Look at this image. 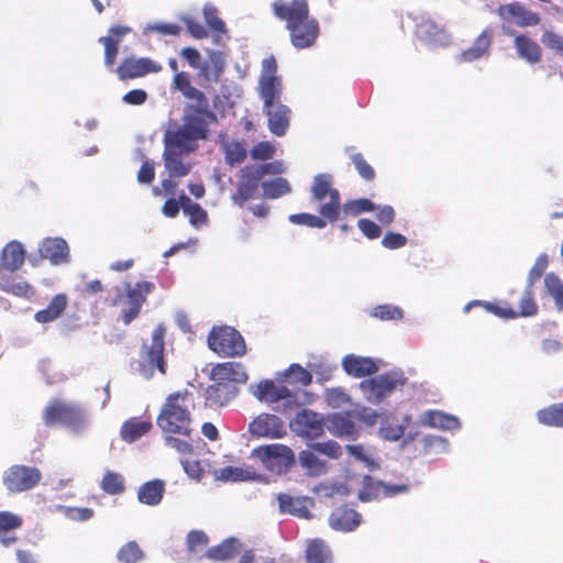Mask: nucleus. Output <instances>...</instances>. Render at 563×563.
<instances>
[{
	"mask_svg": "<svg viewBox=\"0 0 563 563\" xmlns=\"http://www.w3.org/2000/svg\"><path fill=\"white\" fill-rule=\"evenodd\" d=\"M192 395L185 391L169 394L157 416L166 445L183 455L192 454Z\"/></svg>",
	"mask_w": 563,
	"mask_h": 563,
	"instance_id": "nucleus-1",
	"label": "nucleus"
},
{
	"mask_svg": "<svg viewBox=\"0 0 563 563\" xmlns=\"http://www.w3.org/2000/svg\"><path fill=\"white\" fill-rule=\"evenodd\" d=\"M274 14L286 22L291 44L303 49L312 46L319 35L318 21L309 15L306 0H276L272 4Z\"/></svg>",
	"mask_w": 563,
	"mask_h": 563,
	"instance_id": "nucleus-2",
	"label": "nucleus"
},
{
	"mask_svg": "<svg viewBox=\"0 0 563 563\" xmlns=\"http://www.w3.org/2000/svg\"><path fill=\"white\" fill-rule=\"evenodd\" d=\"M283 172L284 166L278 161L243 166L236 174V189L231 195V200L240 207L244 206L245 202L257 196L264 176L279 175Z\"/></svg>",
	"mask_w": 563,
	"mask_h": 563,
	"instance_id": "nucleus-3",
	"label": "nucleus"
},
{
	"mask_svg": "<svg viewBox=\"0 0 563 563\" xmlns=\"http://www.w3.org/2000/svg\"><path fill=\"white\" fill-rule=\"evenodd\" d=\"M43 421L46 427L63 426L75 433H81L88 423L86 412L80 406L59 399L52 400L45 407Z\"/></svg>",
	"mask_w": 563,
	"mask_h": 563,
	"instance_id": "nucleus-4",
	"label": "nucleus"
},
{
	"mask_svg": "<svg viewBox=\"0 0 563 563\" xmlns=\"http://www.w3.org/2000/svg\"><path fill=\"white\" fill-rule=\"evenodd\" d=\"M164 336L165 329L162 325L156 327L152 333L151 343H144L140 351L135 371L145 379L152 378L155 371L162 375L166 374Z\"/></svg>",
	"mask_w": 563,
	"mask_h": 563,
	"instance_id": "nucleus-5",
	"label": "nucleus"
},
{
	"mask_svg": "<svg viewBox=\"0 0 563 563\" xmlns=\"http://www.w3.org/2000/svg\"><path fill=\"white\" fill-rule=\"evenodd\" d=\"M407 383V377L400 369H393L382 375L363 379L360 389L368 402L380 404L395 390L401 389Z\"/></svg>",
	"mask_w": 563,
	"mask_h": 563,
	"instance_id": "nucleus-6",
	"label": "nucleus"
},
{
	"mask_svg": "<svg viewBox=\"0 0 563 563\" xmlns=\"http://www.w3.org/2000/svg\"><path fill=\"white\" fill-rule=\"evenodd\" d=\"M251 455L261 462L266 471L276 475L286 474L296 464L294 451L280 443L260 445Z\"/></svg>",
	"mask_w": 563,
	"mask_h": 563,
	"instance_id": "nucleus-7",
	"label": "nucleus"
},
{
	"mask_svg": "<svg viewBox=\"0 0 563 563\" xmlns=\"http://www.w3.org/2000/svg\"><path fill=\"white\" fill-rule=\"evenodd\" d=\"M208 346L220 356L235 357L246 353L241 333L232 327H214L208 335Z\"/></svg>",
	"mask_w": 563,
	"mask_h": 563,
	"instance_id": "nucleus-8",
	"label": "nucleus"
},
{
	"mask_svg": "<svg viewBox=\"0 0 563 563\" xmlns=\"http://www.w3.org/2000/svg\"><path fill=\"white\" fill-rule=\"evenodd\" d=\"M311 196L318 202L329 197V201L322 203L319 208V213L323 218L328 219L331 223L340 218L341 197L339 190L332 187V177L330 175L319 174L313 178Z\"/></svg>",
	"mask_w": 563,
	"mask_h": 563,
	"instance_id": "nucleus-9",
	"label": "nucleus"
},
{
	"mask_svg": "<svg viewBox=\"0 0 563 563\" xmlns=\"http://www.w3.org/2000/svg\"><path fill=\"white\" fill-rule=\"evenodd\" d=\"M42 479L41 471L35 466L12 465L3 473V485L8 492L18 494L34 488Z\"/></svg>",
	"mask_w": 563,
	"mask_h": 563,
	"instance_id": "nucleus-10",
	"label": "nucleus"
},
{
	"mask_svg": "<svg viewBox=\"0 0 563 563\" xmlns=\"http://www.w3.org/2000/svg\"><path fill=\"white\" fill-rule=\"evenodd\" d=\"M154 289V284L151 282H140L131 287L130 284L126 286V307L122 309V320L124 324H130L136 319L141 312L143 303L146 301V297Z\"/></svg>",
	"mask_w": 563,
	"mask_h": 563,
	"instance_id": "nucleus-11",
	"label": "nucleus"
},
{
	"mask_svg": "<svg viewBox=\"0 0 563 563\" xmlns=\"http://www.w3.org/2000/svg\"><path fill=\"white\" fill-rule=\"evenodd\" d=\"M291 430L299 437L313 440L324 432L323 418L309 409H302L290 421Z\"/></svg>",
	"mask_w": 563,
	"mask_h": 563,
	"instance_id": "nucleus-12",
	"label": "nucleus"
},
{
	"mask_svg": "<svg viewBox=\"0 0 563 563\" xmlns=\"http://www.w3.org/2000/svg\"><path fill=\"white\" fill-rule=\"evenodd\" d=\"M277 65L274 57H268L263 60L260 91L264 106H273L274 102L278 101L280 79L275 75Z\"/></svg>",
	"mask_w": 563,
	"mask_h": 563,
	"instance_id": "nucleus-13",
	"label": "nucleus"
},
{
	"mask_svg": "<svg viewBox=\"0 0 563 563\" xmlns=\"http://www.w3.org/2000/svg\"><path fill=\"white\" fill-rule=\"evenodd\" d=\"M249 432L256 438L282 439L286 435L285 422L276 415L261 413L249 424Z\"/></svg>",
	"mask_w": 563,
	"mask_h": 563,
	"instance_id": "nucleus-14",
	"label": "nucleus"
},
{
	"mask_svg": "<svg viewBox=\"0 0 563 563\" xmlns=\"http://www.w3.org/2000/svg\"><path fill=\"white\" fill-rule=\"evenodd\" d=\"M497 12L504 21L503 25H508L509 27H511V24L521 27L534 26L540 22V18L536 12L527 9L519 2L500 5Z\"/></svg>",
	"mask_w": 563,
	"mask_h": 563,
	"instance_id": "nucleus-15",
	"label": "nucleus"
},
{
	"mask_svg": "<svg viewBox=\"0 0 563 563\" xmlns=\"http://www.w3.org/2000/svg\"><path fill=\"white\" fill-rule=\"evenodd\" d=\"M203 139L202 129L194 128L184 122L183 126L165 136V145L186 153L194 152L197 147V141Z\"/></svg>",
	"mask_w": 563,
	"mask_h": 563,
	"instance_id": "nucleus-16",
	"label": "nucleus"
},
{
	"mask_svg": "<svg viewBox=\"0 0 563 563\" xmlns=\"http://www.w3.org/2000/svg\"><path fill=\"white\" fill-rule=\"evenodd\" d=\"M416 35L432 48L444 47L451 43V35L446 30L430 19H423L417 24Z\"/></svg>",
	"mask_w": 563,
	"mask_h": 563,
	"instance_id": "nucleus-17",
	"label": "nucleus"
},
{
	"mask_svg": "<svg viewBox=\"0 0 563 563\" xmlns=\"http://www.w3.org/2000/svg\"><path fill=\"white\" fill-rule=\"evenodd\" d=\"M163 66L148 57H129L118 67L117 73L120 79L143 77L147 74L159 73Z\"/></svg>",
	"mask_w": 563,
	"mask_h": 563,
	"instance_id": "nucleus-18",
	"label": "nucleus"
},
{
	"mask_svg": "<svg viewBox=\"0 0 563 563\" xmlns=\"http://www.w3.org/2000/svg\"><path fill=\"white\" fill-rule=\"evenodd\" d=\"M254 396L263 402L274 404L286 400L287 404H297V394L285 385H278L271 379H265L256 385Z\"/></svg>",
	"mask_w": 563,
	"mask_h": 563,
	"instance_id": "nucleus-19",
	"label": "nucleus"
},
{
	"mask_svg": "<svg viewBox=\"0 0 563 563\" xmlns=\"http://www.w3.org/2000/svg\"><path fill=\"white\" fill-rule=\"evenodd\" d=\"M503 32L515 38L514 45L518 56L529 64H537L541 60V47L530 37L517 34L515 30L508 25H503Z\"/></svg>",
	"mask_w": 563,
	"mask_h": 563,
	"instance_id": "nucleus-20",
	"label": "nucleus"
},
{
	"mask_svg": "<svg viewBox=\"0 0 563 563\" xmlns=\"http://www.w3.org/2000/svg\"><path fill=\"white\" fill-rule=\"evenodd\" d=\"M280 514L292 515L298 518L308 519L311 517L310 506L312 501L307 496H291L286 493H279L276 496Z\"/></svg>",
	"mask_w": 563,
	"mask_h": 563,
	"instance_id": "nucleus-21",
	"label": "nucleus"
},
{
	"mask_svg": "<svg viewBox=\"0 0 563 563\" xmlns=\"http://www.w3.org/2000/svg\"><path fill=\"white\" fill-rule=\"evenodd\" d=\"M361 523V515L346 506L334 508L329 516L332 529L343 532L353 531Z\"/></svg>",
	"mask_w": 563,
	"mask_h": 563,
	"instance_id": "nucleus-22",
	"label": "nucleus"
},
{
	"mask_svg": "<svg viewBox=\"0 0 563 563\" xmlns=\"http://www.w3.org/2000/svg\"><path fill=\"white\" fill-rule=\"evenodd\" d=\"M342 366L347 375L355 378H363L378 372V365L373 358L354 354L344 356Z\"/></svg>",
	"mask_w": 563,
	"mask_h": 563,
	"instance_id": "nucleus-23",
	"label": "nucleus"
},
{
	"mask_svg": "<svg viewBox=\"0 0 563 563\" xmlns=\"http://www.w3.org/2000/svg\"><path fill=\"white\" fill-rule=\"evenodd\" d=\"M211 376L214 380L220 383H239L244 384L249 375L241 363L225 362L217 364L211 372Z\"/></svg>",
	"mask_w": 563,
	"mask_h": 563,
	"instance_id": "nucleus-24",
	"label": "nucleus"
},
{
	"mask_svg": "<svg viewBox=\"0 0 563 563\" xmlns=\"http://www.w3.org/2000/svg\"><path fill=\"white\" fill-rule=\"evenodd\" d=\"M130 32L131 29L129 26L114 25L110 27L107 36L99 38V42L104 46V63L107 66H113L118 55L119 44L123 36Z\"/></svg>",
	"mask_w": 563,
	"mask_h": 563,
	"instance_id": "nucleus-25",
	"label": "nucleus"
},
{
	"mask_svg": "<svg viewBox=\"0 0 563 563\" xmlns=\"http://www.w3.org/2000/svg\"><path fill=\"white\" fill-rule=\"evenodd\" d=\"M493 32L485 29L473 42V44L461 53V60L473 63L475 60L487 58L490 53Z\"/></svg>",
	"mask_w": 563,
	"mask_h": 563,
	"instance_id": "nucleus-26",
	"label": "nucleus"
},
{
	"mask_svg": "<svg viewBox=\"0 0 563 563\" xmlns=\"http://www.w3.org/2000/svg\"><path fill=\"white\" fill-rule=\"evenodd\" d=\"M40 255L53 264H60L68 257V245L64 239L47 238L40 245Z\"/></svg>",
	"mask_w": 563,
	"mask_h": 563,
	"instance_id": "nucleus-27",
	"label": "nucleus"
},
{
	"mask_svg": "<svg viewBox=\"0 0 563 563\" xmlns=\"http://www.w3.org/2000/svg\"><path fill=\"white\" fill-rule=\"evenodd\" d=\"M202 15L206 24L212 32V41L216 45L224 43L223 36L227 34V25L222 19L219 18L218 8L210 2H207L202 8Z\"/></svg>",
	"mask_w": 563,
	"mask_h": 563,
	"instance_id": "nucleus-28",
	"label": "nucleus"
},
{
	"mask_svg": "<svg viewBox=\"0 0 563 563\" xmlns=\"http://www.w3.org/2000/svg\"><path fill=\"white\" fill-rule=\"evenodd\" d=\"M24 260L25 251L23 245L18 241H11L2 250L1 267L13 273L23 266Z\"/></svg>",
	"mask_w": 563,
	"mask_h": 563,
	"instance_id": "nucleus-29",
	"label": "nucleus"
},
{
	"mask_svg": "<svg viewBox=\"0 0 563 563\" xmlns=\"http://www.w3.org/2000/svg\"><path fill=\"white\" fill-rule=\"evenodd\" d=\"M186 154V152L177 151L176 148L165 145L163 158L165 168L170 177L179 178L189 174L190 165L183 161V156Z\"/></svg>",
	"mask_w": 563,
	"mask_h": 563,
	"instance_id": "nucleus-30",
	"label": "nucleus"
},
{
	"mask_svg": "<svg viewBox=\"0 0 563 563\" xmlns=\"http://www.w3.org/2000/svg\"><path fill=\"white\" fill-rule=\"evenodd\" d=\"M224 162L230 167L242 164L247 157V144L244 140H225L221 143Z\"/></svg>",
	"mask_w": 563,
	"mask_h": 563,
	"instance_id": "nucleus-31",
	"label": "nucleus"
},
{
	"mask_svg": "<svg viewBox=\"0 0 563 563\" xmlns=\"http://www.w3.org/2000/svg\"><path fill=\"white\" fill-rule=\"evenodd\" d=\"M68 305V298L65 294L55 295L49 303L34 314V319L38 323H48L58 319Z\"/></svg>",
	"mask_w": 563,
	"mask_h": 563,
	"instance_id": "nucleus-32",
	"label": "nucleus"
},
{
	"mask_svg": "<svg viewBox=\"0 0 563 563\" xmlns=\"http://www.w3.org/2000/svg\"><path fill=\"white\" fill-rule=\"evenodd\" d=\"M186 124L202 129L203 139L208 137L209 128L218 122L217 115L208 108H190V112L184 118Z\"/></svg>",
	"mask_w": 563,
	"mask_h": 563,
	"instance_id": "nucleus-33",
	"label": "nucleus"
},
{
	"mask_svg": "<svg viewBox=\"0 0 563 563\" xmlns=\"http://www.w3.org/2000/svg\"><path fill=\"white\" fill-rule=\"evenodd\" d=\"M420 421L423 426L442 430H455L461 427L460 420L455 416L439 410H428L423 412Z\"/></svg>",
	"mask_w": 563,
	"mask_h": 563,
	"instance_id": "nucleus-34",
	"label": "nucleus"
},
{
	"mask_svg": "<svg viewBox=\"0 0 563 563\" xmlns=\"http://www.w3.org/2000/svg\"><path fill=\"white\" fill-rule=\"evenodd\" d=\"M23 525V519L11 511H0V543L3 547H10L18 541L15 536H8L9 532L20 529Z\"/></svg>",
	"mask_w": 563,
	"mask_h": 563,
	"instance_id": "nucleus-35",
	"label": "nucleus"
},
{
	"mask_svg": "<svg viewBox=\"0 0 563 563\" xmlns=\"http://www.w3.org/2000/svg\"><path fill=\"white\" fill-rule=\"evenodd\" d=\"M165 492V484L161 479H153L140 486L137 492V499L141 504L148 506L158 505Z\"/></svg>",
	"mask_w": 563,
	"mask_h": 563,
	"instance_id": "nucleus-36",
	"label": "nucleus"
},
{
	"mask_svg": "<svg viewBox=\"0 0 563 563\" xmlns=\"http://www.w3.org/2000/svg\"><path fill=\"white\" fill-rule=\"evenodd\" d=\"M241 543L235 538L224 539L220 544L211 547L206 552V558L212 561H227L235 556Z\"/></svg>",
	"mask_w": 563,
	"mask_h": 563,
	"instance_id": "nucleus-37",
	"label": "nucleus"
},
{
	"mask_svg": "<svg viewBox=\"0 0 563 563\" xmlns=\"http://www.w3.org/2000/svg\"><path fill=\"white\" fill-rule=\"evenodd\" d=\"M268 129L277 135H285L290 120L289 108H267Z\"/></svg>",
	"mask_w": 563,
	"mask_h": 563,
	"instance_id": "nucleus-38",
	"label": "nucleus"
},
{
	"mask_svg": "<svg viewBox=\"0 0 563 563\" xmlns=\"http://www.w3.org/2000/svg\"><path fill=\"white\" fill-rule=\"evenodd\" d=\"M299 463L309 477H318L328 471L327 462L320 460L314 451L303 450L299 453Z\"/></svg>",
	"mask_w": 563,
	"mask_h": 563,
	"instance_id": "nucleus-39",
	"label": "nucleus"
},
{
	"mask_svg": "<svg viewBox=\"0 0 563 563\" xmlns=\"http://www.w3.org/2000/svg\"><path fill=\"white\" fill-rule=\"evenodd\" d=\"M152 422L146 420H139L133 418L123 423L121 428V438L129 443H132L150 432Z\"/></svg>",
	"mask_w": 563,
	"mask_h": 563,
	"instance_id": "nucleus-40",
	"label": "nucleus"
},
{
	"mask_svg": "<svg viewBox=\"0 0 563 563\" xmlns=\"http://www.w3.org/2000/svg\"><path fill=\"white\" fill-rule=\"evenodd\" d=\"M307 563H332V553L324 541L314 539L306 548Z\"/></svg>",
	"mask_w": 563,
	"mask_h": 563,
	"instance_id": "nucleus-41",
	"label": "nucleus"
},
{
	"mask_svg": "<svg viewBox=\"0 0 563 563\" xmlns=\"http://www.w3.org/2000/svg\"><path fill=\"white\" fill-rule=\"evenodd\" d=\"M329 430L339 437H353L356 433L355 423L349 412H336L330 420Z\"/></svg>",
	"mask_w": 563,
	"mask_h": 563,
	"instance_id": "nucleus-42",
	"label": "nucleus"
},
{
	"mask_svg": "<svg viewBox=\"0 0 563 563\" xmlns=\"http://www.w3.org/2000/svg\"><path fill=\"white\" fill-rule=\"evenodd\" d=\"M538 421L548 427L563 428V402L553 404L537 412Z\"/></svg>",
	"mask_w": 563,
	"mask_h": 563,
	"instance_id": "nucleus-43",
	"label": "nucleus"
},
{
	"mask_svg": "<svg viewBox=\"0 0 563 563\" xmlns=\"http://www.w3.org/2000/svg\"><path fill=\"white\" fill-rule=\"evenodd\" d=\"M406 426L391 416L385 415L379 421V434L388 441H397L405 434Z\"/></svg>",
	"mask_w": 563,
	"mask_h": 563,
	"instance_id": "nucleus-44",
	"label": "nucleus"
},
{
	"mask_svg": "<svg viewBox=\"0 0 563 563\" xmlns=\"http://www.w3.org/2000/svg\"><path fill=\"white\" fill-rule=\"evenodd\" d=\"M242 95V89L232 80H224L220 86L214 106H235Z\"/></svg>",
	"mask_w": 563,
	"mask_h": 563,
	"instance_id": "nucleus-45",
	"label": "nucleus"
},
{
	"mask_svg": "<svg viewBox=\"0 0 563 563\" xmlns=\"http://www.w3.org/2000/svg\"><path fill=\"white\" fill-rule=\"evenodd\" d=\"M473 307H483L487 312L493 313V314L504 318V319L517 318V311L509 305H506L505 307H503V306H499L494 302L473 300L464 307V311L467 312Z\"/></svg>",
	"mask_w": 563,
	"mask_h": 563,
	"instance_id": "nucleus-46",
	"label": "nucleus"
},
{
	"mask_svg": "<svg viewBox=\"0 0 563 563\" xmlns=\"http://www.w3.org/2000/svg\"><path fill=\"white\" fill-rule=\"evenodd\" d=\"M263 197L266 199H277L291 191V186L287 179L277 177L262 184Z\"/></svg>",
	"mask_w": 563,
	"mask_h": 563,
	"instance_id": "nucleus-47",
	"label": "nucleus"
},
{
	"mask_svg": "<svg viewBox=\"0 0 563 563\" xmlns=\"http://www.w3.org/2000/svg\"><path fill=\"white\" fill-rule=\"evenodd\" d=\"M544 287L547 292L553 298L559 311H563V282L554 273H549L544 277Z\"/></svg>",
	"mask_w": 563,
	"mask_h": 563,
	"instance_id": "nucleus-48",
	"label": "nucleus"
},
{
	"mask_svg": "<svg viewBox=\"0 0 563 563\" xmlns=\"http://www.w3.org/2000/svg\"><path fill=\"white\" fill-rule=\"evenodd\" d=\"M207 395L209 400L223 406L234 395V388L227 383L217 380L216 384L208 387Z\"/></svg>",
	"mask_w": 563,
	"mask_h": 563,
	"instance_id": "nucleus-49",
	"label": "nucleus"
},
{
	"mask_svg": "<svg viewBox=\"0 0 563 563\" xmlns=\"http://www.w3.org/2000/svg\"><path fill=\"white\" fill-rule=\"evenodd\" d=\"M383 482L375 481L372 476L365 475L362 478L358 498L362 501H371L379 497Z\"/></svg>",
	"mask_w": 563,
	"mask_h": 563,
	"instance_id": "nucleus-50",
	"label": "nucleus"
},
{
	"mask_svg": "<svg viewBox=\"0 0 563 563\" xmlns=\"http://www.w3.org/2000/svg\"><path fill=\"white\" fill-rule=\"evenodd\" d=\"M100 486L103 492L110 495L122 494L125 489L123 476L111 471L104 473Z\"/></svg>",
	"mask_w": 563,
	"mask_h": 563,
	"instance_id": "nucleus-51",
	"label": "nucleus"
},
{
	"mask_svg": "<svg viewBox=\"0 0 563 563\" xmlns=\"http://www.w3.org/2000/svg\"><path fill=\"white\" fill-rule=\"evenodd\" d=\"M284 376L288 383L298 384L302 387L310 385L312 382V375L310 372L296 363L288 367V369L284 373Z\"/></svg>",
	"mask_w": 563,
	"mask_h": 563,
	"instance_id": "nucleus-52",
	"label": "nucleus"
},
{
	"mask_svg": "<svg viewBox=\"0 0 563 563\" xmlns=\"http://www.w3.org/2000/svg\"><path fill=\"white\" fill-rule=\"evenodd\" d=\"M538 305L534 300V290L533 287L526 286L522 298L519 302V311H517V317H532L538 313Z\"/></svg>",
	"mask_w": 563,
	"mask_h": 563,
	"instance_id": "nucleus-53",
	"label": "nucleus"
},
{
	"mask_svg": "<svg viewBox=\"0 0 563 563\" xmlns=\"http://www.w3.org/2000/svg\"><path fill=\"white\" fill-rule=\"evenodd\" d=\"M143 556L144 553L135 541H129L117 553V559L122 563H137Z\"/></svg>",
	"mask_w": 563,
	"mask_h": 563,
	"instance_id": "nucleus-54",
	"label": "nucleus"
},
{
	"mask_svg": "<svg viewBox=\"0 0 563 563\" xmlns=\"http://www.w3.org/2000/svg\"><path fill=\"white\" fill-rule=\"evenodd\" d=\"M541 43L550 51L563 56V34L552 27H544Z\"/></svg>",
	"mask_w": 563,
	"mask_h": 563,
	"instance_id": "nucleus-55",
	"label": "nucleus"
},
{
	"mask_svg": "<svg viewBox=\"0 0 563 563\" xmlns=\"http://www.w3.org/2000/svg\"><path fill=\"white\" fill-rule=\"evenodd\" d=\"M344 216L355 217L363 212H369L375 210V205L372 200L367 198H361L355 200H350L341 207Z\"/></svg>",
	"mask_w": 563,
	"mask_h": 563,
	"instance_id": "nucleus-56",
	"label": "nucleus"
},
{
	"mask_svg": "<svg viewBox=\"0 0 563 563\" xmlns=\"http://www.w3.org/2000/svg\"><path fill=\"white\" fill-rule=\"evenodd\" d=\"M371 316L383 321L401 320L402 310L394 305H378L373 308Z\"/></svg>",
	"mask_w": 563,
	"mask_h": 563,
	"instance_id": "nucleus-57",
	"label": "nucleus"
},
{
	"mask_svg": "<svg viewBox=\"0 0 563 563\" xmlns=\"http://www.w3.org/2000/svg\"><path fill=\"white\" fill-rule=\"evenodd\" d=\"M180 56L187 60L192 68L199 69L201 76L209 79V66L201 64V55L196 48L185 47L181 49Z\"/></svg>",
	"mask_w": 563,
	"mask_h": 563,
	"instance_id": "nucleus-58",
	"label": "nucleus"
},
{
	"mask_svg": "<svg viewBox=\"0 0 563 563\" xmlns=\"http://www.w3.org/2000/svg\"><path fill=\"white\" fill-rule=\"evenodd\" d=\"M327 220L328 219L323 218L322 216L318 217V216H314L311 213H305V212L295 213V214L289 216V221L294 224L306 225L309 228H317V229L325 228Z\"/></svg>",
	"mask_w": 563,
	"mask_h": 563,
	"instance_id": "nucleus-59",
	"label": "nucleus"
},
{
	"mask_svg": "<svg viewBox=\"0 0 563 563\" xmlns=\"http://www.w3.org/2000/svg\"><path fill=\"white\" fill-rule=\"evenodd\" d=\"M548 265H549V257H548V255L545 253L540 254L537 257L533 266L531 267V269L528 273L527 285L526 286L534 287L536 283L544 274L545 269L548 268Z\"/></svg>",
	"mask_w": 563,
	"mask_h": 563,
	"instance_id": "nucleus-60",
	"label": "nucleus"
},
{
	"mask_svg": "<svg viewBox=\"0 0 563 563\" xmlns=\"http://www.w3.org/2000/svg\"><path fill=\"white\" fill-rule=\"evenodd\" d=\"M350 157L357 173L364 180L372 181L375 178L376 174L374 168L367 163L362 153H354Z\"/></svg>",
	"mask_w": 563,
	"mask_h": 563,
	"instance_id": "nucleus-61",
	"label": "nucleus"
},
{
	"mask_svg": "<svg viewBox=\"0 0 563 563\" xmlns=\"http://www.w3.org/2000/svg\"><path fill=\"white\" fill-rule=\"evenodd\" d=\"M208 57H209V62L211 65L209 67L210 76H209L208 80H210V79L218 80L220 74L223 71L224 66H225L224 55H223V53H221L219 51L209 49Z\"/></svg>",
	"mask_w": 563,
	"mask_h": 563,
	"instance_id": "nucleus-62",
	"label": "nucleus"
},
{
	"mask_svg": "<svg viewBox=\"0 0 563 563\" xmlns=\"http://www.w3.org/2000/svg\"><path fill=\"white\" fill-rule=\"evenodd\" d=\"M324 398L328 406L334 409L351 402L350 396L342 388L327 389Z\"/></svg>",
	"mask_w": 563,
	"mask_h": 563,
	"instance_id": "nucleus-63",
	"label": "nucleus"
},
{
	"mask_svg": "<svg viewBox=\"0 0 563 563\" xmlns=\"http://www.w3.org/2000/svg\"><path fill=\"white\" fill-rule=\"evenodd\" d=\"M275 146L268 141L256 143L250 151L251 157L256 161H267L274 157Z\"/></svg>",
	"mask_w": 563,
	"mask_h": 563,
	"instance_id": "nucleus-64",
	"label": "nucleus"
}]
</instances>
